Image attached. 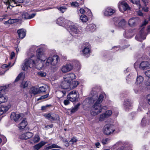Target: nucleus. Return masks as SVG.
Wrapping results in <instances>:
<instances>
[{
  "label": "nucleus",
  "instance_id": "nucleus-1",
  "mask_svg": "<svg viewBox=\"0 0 150 150\" xmlns=\"http://www.w3.org/2000/svg\"><path fill=\"white\" fill-rule=\"evenodd\" d=\"M36 57L34 55H32L28 58L25 59L22 65L23 70L26 71L29 68H34L36 67L39 62H44L46 60V66H55L57 65L60 59L58 56L54 55L52 57H47V54L42 51L41 49L37 50Z\"/></svg>",
  "mask_w": 150,
  "mask_h": 150
},
{
  "label": "nucleus",
  "instance_id": "nucleus-2",
  "mask_svg": "<svg viewBox=\"0 0 150 150\" xmlns=\"http://www.w3.org/2000/svg\"><path fill=\"white\" fill-rule=\"evenodd\" d=\"M91 94L92 97L86 99V102L88 101L90 104L95 102L91 108V114L92 115H96L100 112L101 111L102 108L100 103L103 101L105 94L104 93H102L98 97L97 91L95 88H93Z\"/></svg>",
  "mask_w": 150,
  "mask_h": 150
},
{
  "label": "nucleus",
  "instance_id": "nucleus-3",
  "mask_svg": "<svg viewBox=\"0 0 150 150\" xmlns=\"http://www.w3.org/2000/svg\"><path fill=\"white\" fill-rule=\"evenodd\" d=\"M148 23V21L146 20L143 22L141 27V29L140 30L139 33L135 37V38L137 40L142 42L143 40L145 39L146 36L144 32V26L147 24Z\"/></svg>",
  "mask_w": 150,
  "mask_h": 150
},
{
  "label": "nucleus",
  "instance_id": "nucleus-4",
  "mask_svg": "<svg viewBox=\"0 0 150 150\" xmlns=\"http://www.w3.org/2000/svg\"><path fill=\"white\" fill-rule=\"evenodd\" d=\"M68 31L72 36L77 38L81 35V32L77 25H72L69 26Z\"/></svg>",
  "mask_w": 150,
  "mask_h": 150
},
{
  "label": "nucleus",
  "instance_id": "nucleus-5",
  "mask_svg": "<svg viewBox=\"0 0 150 150\" xmlns=\"http://www.w3.org/2000/svg\"><path fill=\"white\" fill-rule=\"evenodd\" d=\"M114 24L117 27L125 29L127 26L126 21L124 19L119 20L118 17L114 18Z\"/></svg>",
  "mask_w": 150,
  "mask_h": 150
},
{
  "label": "nucleus",
  "instance_id": "nucleus-6",
  "mask_svg": "<svg viewBox=\"0 0 150 150\" xmlns=\"http://www.w3.org/2000/svg\"><path fill=\"white\" fill-rule=\"evenodd\" d=\"M115 129V127L113 125H106L104 127L103 132L105 134L109 135L112 134Z\"/></svg>",
  "mask_w": 150,
  "mask_h": 150
},
{
  "label": "nucleus",
  "instance_id": "nucleus-7",
  "mask_svg": "<svg viewBox=\"0 0 150 150\" xmlns=\"http://www.w3.org/2000/svg\"><path fill=\"white\" fill-rule=\"evenodd\" d=\"M24 1V0H7L4 2L7 5L13 7L21 6V4L23 3Z\"/></svg>",
  "mask_w": 150,
  "mask_h": 150
},
{
  "label": "nucleus",
  "instance_id": "nucleus-8",
  "mask_svg": "<svg viewBox=\"0 0 150 150\" xmlns=\"http://www.w3.org/2000/svg\"><path fill=\"white\" fill-rule=\"evenodd\" d=\"M118 6L120 11L122 12L129 10L130 8L127 3L124 1L120 2L118 4Z\"/></svg>",
  "mask_w": 150,
  "mask_h": 150
},
{
  "label": "nucleus",
  "instance_id": "nucleus-9",
  "mask_svg": "<svg viewBox=\"0 0 150 150\" xmlns=\"http://www.w3.org/2000/svg\"><path fill=\"white\" fill-rule=\"evenodd\" d=\"M79 97L78 93L75 91L71 92L67 96V99L72 102L76 100Z\"/></svg>",
  "mask_w": 150,
  "mask_h": 150
},
{
  "label": "nucleus",
  "instance_id": "nucleus-10",
  "mask_svg": "<svg viewBox=\"0 0 150 150\" xmlns=\"http://www.w3.org/2000/svg\"><path fill=\"white\" fill-rule=\"evenodd\" d=\"M60 70L63 73H66L71 71L73 69V66L70 63L64 64L60 67Z\"/></svg>",
  "mask_w": 150,
  "mask_h": 150
},
{
  "label": "nucleus",
  "instance_id": "nucleus-11",
  "mask_svg": "<svg viewBox=\"0 0 150 150\" xmlns=\"http://www.w3.org/2000/svg\"><path fill=\"white\" fill-rule=\"evenodd\" d=\"M116 10L113 8L108 7L105 8L103 11L104 16H108L112 15L115 12Z\"/></svg>",
  "mask_w": 150,
  "mask_h": 150
},
{
  "label": "nucleus",
  "instance_id": "nucleus-12",
  "mask_svg": "<svg viewBox=\"0 0 150 150\" xmlns=\"http://www.w3.org/2000/svg\"><path fill=\"white\" fill-rule=\"evenodd\" d=\"M140 21L138 17H132L129 19L128 24L130 27H134L137 25Z\"/></svg>",
  "mask_w": 150,
  "mask_h": 150
},
{
  "label": "nucleus",
  "instance_id": "nucleus-13",
  "mask_svg": "<svg viewBox=\"0 0 150 150\" xmlns=\"http://www.w3.org/2000/svg\"><path fill=\"white\" fill-rule=\"evenodd\" d=\"M45 116L47 119L50 121L59 120V117L58 115L52 112H50L45 115Z\"/></svg>",
  "mask_w": 150,
  "mask_h": 150
},
{
  "label": "nucleus",
  "instance_id": "nucleus-14",
  "mask_svg": "<svg viewBox=\"0 0 150 150\" xmlns=\"http://www.w3.org/2000/svg\"><path fill=\"white\" fill-rule=\"evenodd\" d=\"M132 102L130 100L126 99L125 100L123 103L124 109L126 111L129 110L132 107Z\"/></svg>",
  "mask_w": 150,
  "mask_h": 150
},
{
  "label": "nucleus",
  "instance_id": "nucleus-15",
  "mask_svg": "<svg viewBox=\"0 0 150 150\" xmlns=\"http://www.w3.org/2000/svg\"><path fill=\"white\" fill-rule=\"evenodd\" d=\"M139 68L143 70L150 69V62L147 61L142 62L139 64Z\"/></svg>",
  "mask_w": 150,
  "mask_h": 150
},
{
  "label": "nucleus",
  "instance_id": "nucleus-16",
  "mask_svg": "<svg viewBox=\"0 0 150 150\" xmlns=\"http://www.w3.org/2000/svg\"><path fill=\"white\" fill-rule=\"evenodd\" d=\"M70 82H68V81L63 78L60 83V86L62 88L64 89H69Z\"/></svg>",
  "mask_w": 150,
  "mask_h": 150
},
{
  "label": "nucleus",
  "instance_id": "nucleus-17",
  "mask_svg": "<svg viewBox=\"0 0 150 150\" xmlns=\"http://www.w3.org/2000/svg\"><path fill=\"white\" fill-rule=\"evenodd\" d=\"M22 116H23L22 114H16L15 112H12L11 114L10 117L12 120H13L16 122L18 121L21 118L23 117Z\"/></svg>",
  "mask_w": 150,
  "mask_h": 150
},
{
  "label": "nucleus",
  "instance_id": "nucleus-18",
  "mask_svg": "<svg viewBox=\"0 0 150 150\" xmlns=\"http://www.w3.org/2000/svg\"><path fill=\"white\" fill-rule=\"evenodd\" d=\"M36 13L29 14L25 11H23L21 13V16L23 18L26 19H30L34 18L36 15Z\"/></svg>",
  "mask_w": 150,
  "mask_h": 150
},
{
  "label": "nucleus",
  "instance_id": "nucleus-19",
  "mask_svg": "<svg viewBox=\"0 0 150 150\" xmlns=\"http://www.w3.org/2000/svg\"><path fill=\"white\" fill-rule=\"evenodd\" d=\"M82 54L86 57H89L90 55L91 50L89 46H87L84 47L82 50Z\"/></svg>",
  "mask_w": 150,
  "mask_h": 150
},
{
  "label": "nucleus",
  "instance_id": "nucleus-20",
  "mask_svg": "<svg viewBox=\"0 0 150 150\" xmlns=\"http://www.w3.org/2000/svg\"><path fill=\"white\" fill-rule=\"evenodd\" d=\"M33 134L31 132H28L20 135L19 137L21 139H27L31 138Z\"/></svg>",
  "mask_w": 150,
  "mask_h": 150
},
{
  "label": "nucleus",
  "instance_id": "nucleus-21",
  "mask_svg": "<svg viewBox=\"0 0 150 150\" xmlns=\"http://www.w3.org/2000/svg\"><path fill=\"white\" fill-rule=\"evenodd\" d=\"M143 88L142 85H135L133 88L134 93L137 94L140 93L143 91Z\"/></svg>",
  "mask_w": 150,
  "mask_h": 150
},
{
  "label": "nucleus",
  "instance_id": "nucleus-22",
  "mask_svg": "<svg viewBox=\"0 0 150 150\" xmlns=\"http://www.w3.org/2000/svg\"><path fill=\"white\" fill-rule=\"evenodd\" d=\"M68 82H71L73 80L76 78V75L73 73H70L66 75L64 77Z\"/></svg>",
  "mask_w": 150,
  "mask_h": 150
},
{
  "label": "nucleus",
  "instance_id": "nucleus-23",
  "mask_svg": "<svg viewBox=\"0 0 150 150\" xmlns=\"http://www.w3.org/2000/svg\"><path fill=\"white\" fill-rule=\"evenodd\" d=\"M27 125L26 119L25 118H24L21 122L18 125V127L19 129H22L24 128Z\"/></svg>",
  "mask_w": 150,
  "mask_h": 150
},
{
  "label": "nucleus",
  "instance_id": "nucleus-24",
  "mask_svg": "<svg viewBox=\"0 0 150 150\" xmlns=\"http://www.w3.org/2000/svg\"><path fill=\"white\" fill-rule=\"evenodd\" d=\"M96 29V25L94 24L88 25L86 27V30L87 31L93 32Z\"/></svg>",
  "mask_w": 150,
  "mask_h": 150
},
{
  "label": "nucleus",
  "instance_id": "nucleus-25",
  "mask_svg": "<svg viewBox=\"0 0 150 150\" xmlns=\"http://www.w3.org/2000/svg\"><path fill=\"white\" fill-rule=\"evenodd\" d=\"M17 33L19 38L21 39L24 38L26 35L25 30L23 29H18L17 31Z\"/></svg>",
  "mask_w": 150,
  "mask_h": 150
},
{
  "label": "nucleus",
  "instance_id": "nucleus-26",
  "mask_svg": "<svg viewBox=\"0 0 150 150\" xmlns=\"http://www.w3.org/2000/svg\"><path fill=\"white\" fill-rule=\"evenodd\" d=\"M144 80L143 77L141 75H137L135 82V85H142V83Z\"/></svg>",
  "mask_w": 150,
  "mask_h": 150
},
{
  "label": "nucleus",
  "instance_id": "nucleus-27",
  "mask_svg": "<svg viewBox=\"0 0 150 150\" xmlns=\"http://www.w3.org/2000/svg\"><path fill=\"white\" fill-rule=\"evenodd\" d=\"M123 35L125 38L129 39L133 36L134 34L132 32V30H129L128 31L125 30Z\"/></svg>",
  "mask_w": 150,
  "mask_h": 150
},
{
  "label": "nucleus",
  "instance_id": "nucleus-28",
  "mask_svg": "<svg viewBox=\"0 0 150 150\" xmlns=\"http://www.w3.org/2000/svg\"><path fill=\"white\" fill-rule=\"evenodd\" d=\"M47 142L43 141H41L40 143L37 144L33 146L34 150H38L40 148L45 145Z\"/></svg>",
  "mask_w": 150,
  "mask_h": 150
},
{
  "label": "nucleus",
  "instance_id": "nucleus-29",
  "mask_svg": "<svg viewBox=\"0 0 150 150\" xmlns=\"http://www.w3.org/2000/svg\"><path fill=\"white\" fill-rule=\"evenodd\" d=\"M10 106H2L0 107V115L7 111L10 108Z\"/></svg>",
  "mask_w": 150,
  "mask_h": 150
},
{
  "label": "nucleus",
  "instance_id": "nucleus-30",
  "mask_svg": "<svg viewBox=\"0 0 150 150\" xmlns=\"http://www.w3.org/2000/svg\"><path fill=\"white\" fill-rule=\"evenodd\" d=\"M79 83L77 81H72L70 82L69 89H73L76 88L78 85Z\"/></svg>",
  "mask_w": 150,
  "mask_h": 150
},
{
  "label": "nucleus",
  "instance_id": "nucleus-31",
  "mask_svg": "<svg viewBox=\"0 0 150 150\" xmlns=\"http://www.w3.org/2000/svg\"><path fill=\"white\" fill-rule=\"evenodd\" d=\"M8 100V97L3 94H0V104L6 102Z\"/></svg>",
  "mask_w": 150,
  "mask_h": 150
},
{
  "label": "nucleus",
  "instance_id": "nucleus-32",
  "mask_svg": "<svg viewBox=\"0 0 150 150\" xmlns=\"http://www.w3.org/2000/svg\"><path fill=\"white\" fill-rule=\"evenodd\" d=\"M65 19L62 17H60L57 20V23L60 26H63L65 23Z\"/></svg>",
  "mask_w": 150,
  "mask_h": 150
},
{
  "label": "nucleus",
  "instance_id": "nucleus-33",
  "mask_svg": "<svg viewBox=\"0 0 150 150\" xmlns=\"http://www.w3.org/2000/svg\"><path fill=\"white\" fill-rule=\"evenodd\" d=\"M30 93L35 95L39 93L38 89L35 87H32L30 89Z\"/></svg>",
  "mask_w": 150,
  "mask_h": 150
},
{
  "label": "nucleus",
  "instance_id": "nucleus-34",
  "mask_svg": "<svg viewBox=\"0 0 150 150\" xmlns=\"http://www.w3.org/2000/svg\"><path fill=\"white\" fill-rule=\"evenodd\" d=\"M30 84V82L29 81H23L20 85L21 87L23 88H25L27 87Z\"/></svg>",
  "mask_w": 150,
  "mask_h": 150
},
{
  "label": "nucleus",
  "instance_id": "nucleus-35",
  "mask_svg": "<svg viewBox=\"0 0 150 150\" xmlns=\"http://www.w3.org/2000/svg\"><path fill=\"white\" fill-rule=\"evenodd\" d=\"M129 45H126L123 46L121 47H120V46H117L114 47L113 48L116 49V51H117L119 50H121L129 47Z\"/></svg>",
  "mask_w": 150,
  "mask_h": 150
},
{
  "label": "nucleus",
  "instance_id": "nucleus-36",
  "mask_svg": "<svg viewBox=\"0 0 150 150\" xmlns=\"http://www.w3.org/2000/svg\"><path fill=\"white\" fill-rule=\"evenodd\" d=\"M25 77V75L23 73L21 72L18 75L15 80V82L18 81L19 79L23 80Z\"/></svg>",
  "mask_w": 150,
  "mask_h": 150
},
{
  "label": "nucleus",
  "instance_id": "nucleus-37",
  "mask_svg": "<svg viewBox=\"0 0 150 150\" xmlns=\"http://www.w3.org/2000/svg\"><path fill=\"white\" fill-rule=\"evenodd\" d=\"M107 118L103 113L100 115L98 118V120L100 121H103L105 120Z\"/></svg>",
  "mask_w": 150,
  "mask_h": 150
},
{
  "label": "nucleus",
  "instance_id": "nucleus-38",
  "mask_svg": "<svg viewBox=\"0 0 150 150\" xmlns=\"http://www.w3.org/2000/svg\"><path fill=\"white\" fill-rule=\"evenodd\" d=\"M48 88V86L46 85L40 87L38 89L39 92V91H40L41 92H45Z\"/></svg>",
  "mask_w": 150,
  "mask_h": 150
},
{
  "label": "nucleus",
  "instance_id": "nucleus-39",
  "mask_svg": "<svg viewBox=\"0 0 150 150\" xmlns=\"http://www.w3.org/2000/svg\"><path fill=\"white\" fill-rule=\"evenodd\" d=\"M81 20L83 22H86L88 20L87 17L85 15H82L80 17Z\"/></svg>",
  "mask_w": 150,
  "mask_h": 150
},
{
  "label": "nucleus",
  "instance_id": "nucleus-40",
  "mask_svg": "<svg viewBox=\"0 0 150 150\" xmlns=\"http://www.w3.org/2000/svg\"><path fill=\"white\" fill-rule=\"evenodd\" d=\"M71 64L73 66V67L75 66V67H78L80 66L79 62L76 60H72Z\"/></svg>",
  "mask_w": 150,
  "mask_h": 150
},
{
  "label": "nucleus",
  "instance_id": "nucleus-41",
  "mask_svg": "<svg viewBox=\"0 0 150 150\" xmlns=\"http://www.w3.org/2000/svg\"><path fill=\"white\" fill-rule=\"evenodd\" d=\"M131 1L133 4L137 5L139 9L140 8L141 5L140 4L139 0H131Z\"/></svg>",
  "mask_w": 150,
  "mask_h": 150
},
{
  "label": "nucleus",
  "instance_id": "nucleus-42",
  "mask_svg": "<svg viewBox=\"0 0 150 150\" xmlns=\"http://www.w3.org/2000/svg\"><path fill=\"white\" fill-rule=\"evenodd\" d=\"M60 148L61 147L60 146H58L57 145L53 144H52L51 145L49 146H48L46 148V150H49L52 148Z\"/></svg>",
  "mask_w": 150,
  "mask_h": 150
},
{
  "label": "nucleus",
  "instance_id": "nucleus-43",
  "mask_svg": "<svg viewBox=\"0 0 150 150\" xmlns=\"http://www.w3.org/2000/svg\"><path fill=\"white\" fill-rule=\"evenodd\" d=\"M40 140V138L38 134L35 135L33 138V141L34 143H37Z\"/></svg>",
  "mask_w": 150,
  "mask_h": 150
},
{
  "label": "nucleus",
  "instance_id": "nucleus-44",
  "mask_svg": "<svg viewBox=\"0 0 150 150\" xmlns=\"http://www.w3.org/2000/svg\"><path fill=\"white\" fill-rule=\"evenodd\" d=\"M80 106V104L78 103L75 105L71 110V112L73 113L77 110Z\"/></svg>",
  "mask_w": 150,
  "mask_h": 150
},
{
  "label": "nucleus",
  "instance_id": "nucleus-45",
  "mask_svg": "<svg viewBox=\"0 0 150 150\" xmlns=\"http://www.w3.org/2000/svg\"><path fill=\"white\" fill-rule=\"evenodd\" d=\"M62 13H64L67 9V8L65 6H62L57 8Z\"/></svg>",
  "mask_w": 150,
  "mask_h": 150
},
{
  "label": "nucleus",
  "instance_id": "nucleus-46",
  "mask_svg": "<svg viewBox=\"0 0 150 150\" xmlns=\"http://www.w3.org/2000/svg\"><path fill=\"white\" fill-rule=\"evenodd\" d=\"M66 93V91L65 90H64L62 91H59L58 92V95H61V96H60L58 98H61L62 97H64V95H65Z\"/></svg>",
  "mask_w": 150,
  "mask_h": 150
},
{
  "label": "nucleus",
  "instance_id": "nucleus-47",
  "mask_svg": "<svg viewBox=\"0 0 150 150\" xmlns=\"http://www.w3.org/2000/svg\"><path fill=\"white\" fill-rule=\"evenodd\" d=\"M104 113L107 118L110 117L112 114V112L111 110H108L106 111Z\"/></svg>",
  "mask_w": 150,
  "mask_h": 150
},
{
  "label": "nucleus",
  "instance_id": "nucleus-48",
  "mask_svg": "<svg viewBox=\"0 0 150 150\" xmlns=\"http://www.w3.org/2000/svg\"><path fill=\"white\" fill-rule=\"evenodd\" d=\"M110 139L108 138L103 139L101 142L103 145H105L108 143L110 141Z\"/></svg>",
  "mask_w": 150,
  "mask_h": 150
},
{
  "label": "nucleus",
  "instance_id": "nucleus-49",
  "mask_svg": "<svg viewBox=\"0 0 150 150\" xmlns=\"http://www.w3.org/2000/svg\"><path fill=\"white\" fill-rule=\"evenodd\" d=\"M8 86H1L0 87V92H5V90L8 88Z\"/></svg>",
  "mask_w": 150,
  "mask_h": 150
},
{
  "label": "nucleus",
  "instance_id": "nucleus-50",
  "mask_svg": "<svg viewBox=\"0 0 150 150\" xmlns=\"http://www.w3.org/2000/svg\"><path fill=\"white\" fill-rule=\"evenodd\" d=\"M77 141V139L75 137H73L69 141V143L70 144H73Z\"/></svg>",
  "mask_w": 150,
  "mask_h": 150
},
{
  "label": "nucleus",
  "instance_id": "nucleus-51",
  "mask_svg": "<svg viewBox=\"0 0 150 150\" xmlns=\"http://www.w3.org/2000/svg\"><path fill=\"white\" fill-rule=\"evenodd\" d=\"M147 123V121L145 117H144L142 120L141 121V125L143 126H145Z\"/></svg>",
  "mask_w": 150,
  "mask_h": 150
},
{
  "label": "nucleus",
  "instance_id": "nucleus-52",
  "mask_svg": "<svg viewBox=\"0 0 150 150\" xmlns=\"http://www.w3.org/2000/svg\"><path fill=\"white\" fill-rule=\"evenodd\" d=\"M6 138L5 137L1 136L0 135V143L2 142H6Z\"/></svg>",
  "mask_w": 150,
  "mask_h": 150
},
{
  "label": "nucleus",
  "instance_id": "nucleus-53",
  "mask_svg": "<svg viewBox=\"0 0 150 150\" xmlns=\"http://www.w3.org/2000/svg\"><path fill=\"white\" fill-rule=\"evenodd\" d=\"M49 96V94H47L46 95L42 96H41L38 99V100H39L41 99H43L47 98Z\"/></svg>",
  "mask_w": 150,
  "mask_h": 150
},
{
  "label": "nucleus",
  "instance_id": "nucleus-54",
  "mask_svg": "<svg viewBox=\"0 0 150 150\" xmlns=\"http://www.w3.org/2000/svg\"><path fill=\"white\" fill-rule=\"evenodd\" d=\"M38 74L41 77H44L46 76V74L45 73L40 71L38 73Z\"/></svg>",
  "mask_w": 150,
  "mask_h": 150
},
{
  "label": "nucleus",
  "instance_id": "nucleus-55",
  "mask_svg": "<svg viewBox=\"0 0 150 150\" xmlns=\"http://www.w3.org/2000/svg\"><path fill=\"white\" fill-rule=\"evenodd\" d=\"M145 83L146 86H150V78H148Z\"/></svg>",
  "mask_w": 150,
  "mask_h": 150
},
{
  "label": "nucleus",
  "instance_id": "nucleus-56",
  "mask_svg": "<svg viewBox=\"0 0 150 150\" xmlns=\"http://www.w3.org/2000/svg\"><path fill=\"white\" fill-rule=\"evenodd\" d=\"M87 11L86 13V14L89 16H90V17H92V14L90 10L88 9H87Z\"/></svg>",
  "mask_w": 150,
  "mask_h": 150
},
{
  "label": "nucleus",
  "instance_id": "nucleus-57",
  "mask_svg": "<svg viewBox=\"0 0 150 150\" xmlns=\"http://www.w3.org/2000/svg\"><path fill=\"white\" fill-rule=\"evenodd\" d=\"M146 99L149 105H150V94L147 95Z\"/></svg>",
  "mask_w": 150,
  "mask_h": 150
},
{
  "label": "nucleus",
  "instance_id": "nucleus-58",
  "mask_svg": "<svg viewBox=\"0 0 150 150\" xmlns=\"http://www.w3.org/2000/svg\"><path fill=\"white\" fill-rule=\"evenodd\" d=\"M145 74L149 78H150V70H148L145 72Z\"/></svg>",
  "mask_w": 150,
  "mask_h": 150
},
{
  "label": "nucleus",
  "instance_id": "nucleus-59",
  "mask_svg": "<svg viewBox=\"0 0 150 150\" xmlns=\"http://www.w3.org/2000/svg\"><path fill=\"white\" fill-rule=\"evenodd\" d=\"M71 5L72 6H79V4L78 3L76 2H73L71 3Z\"/></svg>",
  "mask_w": 150,
  "mask_h": 150
},
{
  "label": "nucleus",
  "instance_id": "nucleus-60",
  "mask_svg": "<svg viewBox=\"0 0 150 150\" xmlns=\"http://www.w3.org/2000/svg\"><path fill=\"white\" fill-rule=\"evenodd\" d=\"M10 63H9L8 64V65H7L6 64H4L2 65L1 69H4L5 68H7L8 66H10Z\"/></svg>",
  "mask_w": 150,
  "mask_h": 150
},
{
  "label": "nucleus",
  "instance_id": "nucleus-61",
  "mask_svg": "<svg viewBox=\"0 0 150 150\" xmlns=\"http://www.w3.org/2000/svg\"><path fill=\"white\" fill-rule=\"evenodd\" d=\"M9 24H12L15 23V19H10L8 20Z\"/></svg>",
  "mask_w": 150,
  "mask_h": 150
},
{
  "label": "nucleus",
  "instance_id": "nucleus-62",
  "mask_svg": "<svg viewBox=\"0 0 150 150\" xmlns=\"http://www.w3.org/2000/svg\"><path fill=\"white\" fill-rule=\"evenodd\" d=\"M69 100H65L64 101V103L65 105H67L69 103Z\"/></svg>",
  "mask_w": 150,
  "mask_h": 150
},
{
  "label": "nucleus",
  "instance_id": "nucleus-63",
  "mask_svg": "<svg viewBox=\"0 0 150 150\" xmlns=\"http://www.w3.org/2000/svg\"><path fill=\"white\" fill-rule=\"evenodd\" d=\"M15 54L14 52H12L10 55L11 59H13V57L15 56Z\"/></svg>",
  "mask_w": 150,
  "mask_h": 150
},
{
  "label": "nucleus",
  "instance_id": "nucleus-64",
  "mask_svg": "<svg viewBox=\"0 0 150 150\" xmlns=\"http://www.w3.org/2000/svg\"><path fill=\"white\" fill-rule=\"evenodd\" d=\"M142 9L143 10H144V11L145 12L147 11L148 10V7L146 6L143 7Z\"/></svg>",
  "mask_w": 150,
  "mask_h": 150
}]
</instances>
